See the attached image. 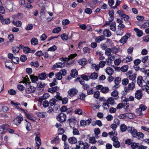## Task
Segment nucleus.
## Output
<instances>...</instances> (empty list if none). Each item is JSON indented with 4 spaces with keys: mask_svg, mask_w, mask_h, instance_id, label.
Returning <instances> with one entry per match:
<instances>
[{
    "mask_svg": "<svg viewBox=\"0 0 149 149\" xmlns=\"http://www.w3.org/2000/svg\"><path fill=\"white\" fill-rule=\"evenodd\" d=\"M135 87V84L133 82H132L129 83L127 86L125 87L124 88L125 91H123V94L124 95H126L127 93L130 92V91L133 90Z\"/></svg>",
    "mask_w": 149,
    "mask_h": 149,
    "instance_id": "f257e3e1",
    "label": "nucleus"
},
{
    "mask_svg": "<svg viewBox=\"0 0 149 149\" xmlns=\"http://www.w3.org/2000/svg\"><path fill=\"white\" fill-rule=\"evenodd\" d=\"M26 86L25 89L26 93L29 94L34 92L36 88L31 85L30 83H26Z\"/></svg>",
    "mask_w": 149,
    "mask_h": 149,
    "instance_id": "f03ea898",
    "label": "nucleus"
},
{
    "mask_svg": "<svg viewBox=\"0 0 149 149\" xmlns=\"http://www.w3.org/2000/svg\"><path fill=\"white\" fill-rule=\"evenodd\" d=\"M57 120L60 123H63L66 121V116L65 114L61 113L56 117Z\"/></svg>",
    "mask_w": 149,
    "mask_h": 149,
    "instance_id": "7ed1b4c3",
    "label": "nucleus"
},
{
    "mask_svg": "<svg viewBox=\"0 0 149 149\" xmlns=\"http://www.w3.org/2000/svg\"><path fill=\"white\" fill-rule=\"evenodd\" d=\"M96 89L97 90L100 89L102 93H106L108 92L109 89L107 87H103L102 85H98L95 87Z\"/></svg>",
    "mask_w": 149,
    "mask_h": 149,
    "instance_id": "20e7f679",
    "label": "nucleus"
},
{
    "mask_svg": "<svg viewBox=\"0 0 149 149\" xmlns=\"http://www.w3.org/2000/svg\"><path fill=\"white\" fill-rule=\"evenodd\" d=\"M133 132L131 134L132 136L134 137H138L139 138H143L144 134L141 132H138L136 129L134 130Z\"/></svg>",
    "mask_w": 149,
    "mask_h": 149,
    "instance_id": "39448f33",
    "label": "nucleus"
},
{
    "mask_svg": "<svg viewBox=\"0 0 149 149\" xmlns=\"http://www.w3.org/2000/svg\"><path fill=\"white\" fill-rule=\"evenodd\" d=\"M56 93V95L55 96V98L56 99H57V100H61L63 104H65L68 101L67 98L64 97L63 99L62 97L60 96L59 93L57 92Z\"/></svg>",
    "mask_w": 149,
    "mask_h": 149,
    "instance_id": "423d86ee",
    "label": "nucleus"
},
{
    "mask_svg": "<svg viewBox=\"0 0 149 149\" xmlns=\"http://www.w3.org/2000/svg\"><path fill=\"white\" fill-rule=\"evenodd\" d=\"M6 8L10 11H12L13 7V3L10 1H7L5 3Z\"/></svg>",
    "mask_w": 149,
    "mask_h": 149,
    "instance_id": "0eeeda50",
    "label": "nucleus"
},
{
    "mask_svg": "<svg viewBox=\"0 0 149 149\" xmlns=\"http://www.w3.org/2000/svg\"><path fill=\"white\" fill-rule=\"evenodd\" d=\"M78 93V90L75 88L70 89L68 92V95L71 97L76 95Z\"/></svg>",
    "mask_w": 149,
    "mask_h": 149,
    "instance_id": "6e6552de",
    "label": "nucleus"
},
{
    "mask_svg": "<svg viewBox=\"0 0 149 149\" xmlns=\"http://www.w3.org/2000/svg\"><path fill=\"white\" fill-rule=\"evenodd\" d=\"M65 66V62L61 63L58 62L54 64L52 68V69L54 70L56 68H62L64 67Z\"/></svg>",
    "mask_w": 149,
    "mask_h": 149,
    "instance_id": "1a4fd4ad",
    "label": "nucleus"
},
{
    "mask_svg": "<svg viewBox=\"0 0 149 149\" xmlns=\"http://www.w3.org/2000/svg\"><path fill=\"white\" fill-rule=\"evenodd\" d=\"M142 95L143 93L141 90H137L136 91L135 97L136 99L140 100L141 98Z\"/></svg>",
    "mask_w": 149,
    "mask_h": 149,
    "instance_id": "9d476101",
    "label": "nucleus"
},
{
    "mask_svg": "<svg viewBox=\"0 0 149 149\" xmlns=\"http://www.w3.org/2000/svg\"><path fill=\"white\" fill-rule=\"evenodd\" d=\"M20 110H22L24 113L27 118L29 119L33 122H35V120L33 118V116L32 115L29 113L28 111H25L22 109H21Z\"/></svg>",
    "mask_w": 149,
    "mask_h": 149,
    "instance_id": "9b49d317",
    "label": "nucleus"
},
{
    "mask_svg": "<svg viewBox=\"0 0 149 149\" xmlns=\"http://www.w3.org/2000/svg\"><path fill=\"white\" fill-rule=\"evenodd\" d=\"M143 82L146 84V85H144V86H143L142 88L143 90H148L149 87V77H148L143 81Z\"/></svg>",
    "mask_w": 149,
    "mask_h": 149,
    "instance_id": "f8f14e48",
    "label": "nucleus"
},
{
    "mask_svg": "<svg viewBox=\"0 0 149 149\" xmlns=\"http://www.w3.org/2000/svg\"><path fill=\"white\" fill-rule=\"evenodd\" d=\"M49 97V93H45L42 96L38 99L37 100L39 102H41L43 100L48 98Z\"/></svg>",
    "mask_w": 149,
    "mask_h": 149,
    "instance_id": "ddd939ff",
    "label": "nucleus"
},
{
    "mask_svg": "<svg viewBox=\"0 0 149 149\" xmlns=\"http://www.w3.org/2000/svg\"><path fill=\"white\" fill-rule=\"evenodd\" d=\"M121 78L119 77H116L114 80L115 85L114 86L113 88H115L114 89L118 88L120 86L119 84L120 82Z\"/></svg>",
    "mask_w": 149,
    "mask_h": 149,
    "instance_id": "4468645a",
    "label": "nucleus"
},
{
    "mask_svg": "<svg viewBox=\"0 0 149 149\" xmlns=\"http://www.w3.org/2000/svg\"><path fill=\"white\" fill-rule=\"evenodd\" d=\"M117 22L119 24L118 29H123L125 27V26L123 23V21L122 20L118 19H117Z\"/></svg>",
    "mask_w": 149,
    "mask_h": 149,
    "instance_id": "2eb2a0df",
    "label": "nucleus"
},
{
    "mask_svg": "<svg viewBox=\"0 0 149 149\" xmlns=\"http://www.w3.org/2000/svg\"><path fill=\"white\" fill-rule=\"evenodd\" d=\"M59 89V87L57 86H56L48 88V92L53 93Z\"/></svg>",
    "mask_w": 149,
    "mask_h": 149,
    "instance_id": "dca6fc26",
    "label": "nucleus"
},
{
    "mask_svg": "<svg viewBox=\"0 0 149 149\" xmlns=\"http://www.w3.org/2000/svg\"><path fill=\"white\" fill-rule=\"evenodd\" d=\"M23 120V118L21 117H18L15 118L13 122L15 124L18 125V124H20L21 122Z\"/></svg>",
    "mask_w": 149,
    "mask_h": 149,
    "instance_id": "f3484780",
    "label": "nucleus"
},
{
    "mask_svg": "<svg viewBox=\"0 0 149 149\" xmlns=\"http://www.w3.org/2000/svg\"><path fill=\"white\" fill-rule=\"evenodd\" d=\"M105 72L109 75H111L113 73V69L110 67H107L106 69Z\"/></svg>",
    "mask_w": 149,
    "mask_h": 149,
    "instance_id": "a211bd4d",
    "label": "nucleus"
},
{
    "mask_svg": "<svg viewBox=\"0 0 149 149\" xmlns=\"http://www.w3.org/2000/svg\"><path fill=\"white\" fill-rule=\"evenodd\" d=\"M38 76L39 79L40 80H44L45 79L47 76L45 72H42L38 74Z\"/></svg>",
    "mask_w": 149,
    "mask_h": 149,
    "instance_id": "6ab92c4d",
    "label": "nucleus"
},
{
    "mask_svg": "<svg viewBox=\"0 0 149 149\" xmlns=\"http://www.w3.org/2000/svg\"><path fill=\"white\" fill-rule=\"evenodd\" d=\"M37 115L39 117L43 118H45L47 116V114L45 112H38L37 113Z\"/></svg>",
    "mask_w": 149,
    "mask_h": 149,
    "instance_id": "aec40b11",
    "label": "nucleus"
},
{
    "mask_svg": "<svg viewBox=\"0 0 149 149\" xmlns=\"http://www.w3.org/2000/svg\"><path fill=\"white\" fill-rule=\"evenodd\" d=\"M118 94V92L116 90L114 91L111 93V96L114 97V98L115 100H117L119 98V97Z\"/></svg>",
    "mask_w": 149,
    "mask_h": 149,
    "instance_id": "412c9836",
    "label": "nucleus"
},
{
    "mask_svg": "<svg viewBox=\"0 0 149 149\" xmlns=\"http://www.w3.org/2000/svg\"><path fill=\"white\" fill-rule=\"evenodd\" d=\"M103 34L104 36L107 37H109L111 35V32L108 29L104 30L103 31Z\"/></svg>",
    "mask_w": 149,
    "mask_h": 149,
    "instance_id": "4be33fe9",
    "label": "nucleus"
},
{
    "mask_svg": "<svg viewBox=\"0 0 149 149\" xmlns=\"http://www.w3.org/2000/svg\"><path fill=\"white\" fill-rule=\"evenodd\" d=\"M78 63L80 65L84 66L87 63V61L86 59L83 58L79 60Z\"/></svg>",
    "mask_w": 149,
    "mask_h": 149,
    "instance_id": "5701e85b",
    "label": "nucleus"
},
{
    "mask_svg": "<svg viewBox=\"0 0 149 149\" xmlns=\"http://www.w3.org/2000/svg\"><path fill=\"white\" fill-rule=\"evenodd\" d=\"M78 74L77 71L75 69H73L71 70L70 75L73 78L76 77Z\"/></svg>",
    "mask_w": 149,
    "mask_h": 149,
    "instance_id": "b1692460",
    "label": "nucleus"
},
{
    "mask_svg": "<svg viewBox=\"0 0 149 149\" xmlns=\"http://www.w3.org/2000/svg\"><path fill=\"white\" fill-rule=\"evenodd\" d=\"M142 77L141 76H139L138 77L137 82L138 85L140 86H143Z\"/></svg>",
    "mask_w": 149,
    "mask_h": 149,
    "instance_id": "393cba45",
    "label": "nucleus"
},
{
    "mask_svg": "<svg viewBox=\"0 0 149 149\" xmlns=\"http://www.w3.org/2000/svg\"><path fill=\"white\" fill-rule=\"evenodd\" d=\"M68 141L69 143L73 144L77 142V139L74 137H71L69 138Z\"/></svg>",
    "mask_w": 149,
    "mask_h": 149,
    "instance_id": "a878e982",
    "label": "nucleus"
},
{
    "mask_svg": "<svg viewBox=\"0 0 149 149\" xmlns=\"http://www.w3.org/2000/svg\"><path fill=\"white\" fill-rule=\"evenodd\" d=\"M30 77L31 81L33 83H36L38 80V78L36 76L31 75H30Z\"/></svg>",
    "mask_w": 149,
    "mask_h": 149,
    "instance_id": "bb28decb",
    "label": "nucleus"
},
{
    "mask_svg": "<svg viewBox=\"0 0 149 149\" xmlns=\"http://www.w3.org/2000/svg\"><path fill=\"white\" fill-rule=\"evenodd\" d=\"M19 50V47L17 46H14L12 48V51L15 55L18 54Z\"/></svg>",
    "mask_w": 149,
    "mask_h": 149,
    "instance_id": "cd10ccee",
    "label": "nucleus"
},
{
    "mask_svg": "<svg viewBox=\"0 0 149 149\" xmlns=\"http://www.w3.org/2000/svg\"><path fill=\"white\" fill-rule=\"evenodd\" d=\"M90 76L91 79L95 80L97 78L98 75L97 73L95 72H93L91 74Z\"/></svg>",
    "mask_w": 149,
    "mask_h": 149,
    "instance_id": "c85d7f7f",
    "label": "nucleus"
},
{
    "mask_svg": "<svg viewBox=\"0 0 149 149\" xmlns=\"http://www.w3.org/2000/svg\"><path fill=\"white\" fill-rule=\"evenodd\" d=\"M110 29L113 31H115L116 30V23L113 22L110 24Z\"/></svg>",
    "mask_w": 149,
    "mask_h": 149,
    "instance_id": "c756f323",
    "label": "nucleus"
},
{
    "mask_svg": "<svg viewBox=\"0 0 149 149\" xmlns=\"http://www.w3.org/2000/svg\"><path fill=\"white\" fill-rule=\"evenodd\" d=\"M128 37L127 36H123L120 40V42L124 44L126 42L128 39Z\"/></svg>",
    "mask_w": 149,
    "mask_h": 149,
    "instance_id": "7c9ffc66",
    "label": "nucleus"
},
{
    "mask_svg": "<svg viewBox=\"0 0 149 149\" xmlns=\"http://www.w3.org/2000/svg\"><path fill=\"white\" fill-rule=\"evenodd\" d=\"M134 31L136 33L137 35L139 37L143 35V32L141 31L138 28H134Z\"/></svg>",
    "mask_w": 149,
    "mask_h": 149,
    "instance_id": "2f4dec72",
    "label": "nucleus"
},
{
    "mask_svg": "<svg viewBox=\"0 0 149 149\" xmlns=\"http://www.w3.org/2000/svg\"><path fill=\"white\" fill-rule=\"evenodd\" d=\"M104 36L103 35L98 36L95 39V41L97 43H100L104 40Z\"/></svg>",
    "mask_w": 149,
    "mask_h": 149,
    "instance_id": "473e14b6",
    "label": "nucleus"
},
{
    "mask_svg": "<svg viewBox=\"0 0 149 149\" xmlns=\"http://www.w3.org/2000/svg\"><path fill=\"white\" fill-rule=\"evenodd\" d=\"M115 99L113 97H111L109 98L106 101L109 104H113L114 102Z\"/></svg>",
    "mask_w": 149,
    "mask_h": 149,
    "instance_id": "72a5a7b5",
    "label": "nucleus"
},
{
    "mask_svg": "<svg viewBox=\"0 0 149 149\" xmlns=\"http://www.w3.org/2000/svg\"><path fill=\"white\" fill-rule=\"evenodd\" d=\"M61 39L64 41L67 40L68 39V35L66 33H63L61 35Z\"/></svg>",
    "mask_w": 149,
    "mask_h": 149,
    "instance_id": "f704fd0d",
    "label": "nucleus"
},
{
    "mask_svg": "<svg viewBox=\"0 0 149 149\" xmlns=\"http://www.w3.org/2000/svg\"><path fill=\"white\" fill-rule=\"evenodd\" d=\"M31 45H36L38 44V41L36 38H34L31 39Z\"/></svg>",
    "mask_w": 149,
    "mask_h": 149,
    "instance_id": "c9c22d12",
    "label": "nucleus"
},
{
    "mask_svg": "<svg viewBox=\"0 0 149 149\" xmlns=\"http://www.w3.org/2000/svg\"><path fill=\"white\" fill-rule=\"evenodd\" d=\"M92 124L93 125H97L99 127H101L102 125V124L100 120H96L95 122H93Z\"/></svg>",
    "mask_w": 149,
    "mask_h": 149,
    "instance_id": "e433bc0d",
    "label": "nucleus"
},
{
    "mask_svg": "<svg viewBox=\"0 0 149 149\" xmlns=\"http://www.w3.org/2000/svg\"><path fill=\"white\" fill-rule=\"evenodd\" d=\"M11 103L13 105L14 107H15L16 108L20 109L21 108H20V107H21V105L19 103H15L13 101H11ZM21 109L22 108H21Z\"/></svg>",
    "mask_w": 149,
    "mask_h": 149,
    "instance_id": "4c0bfd02",
    "label": "nucleus"
},
{
    "mask_svg": "<svg viewBox=\"0 0 149 149\" xmlns=\"http://www.w3.org/2000/svg\"><path fill=\"white\" fill-rule=\"evenodd\" d=\"M134 115L133 114L131 113L127 112L125 113V116L130 119H132L134 118Z\"/></svg>",
    "mask_w": 149,
    "mask_h": 149,
    "instance_id": "58836bf2",
    "label": "nucleus"
},
{
    "mask_svg": "<svg viewBox=\"0 0 149 149\" xmlns=\"http://www.w3.org/2000/svg\"><path fill=\"white\" fill-rule=\"evenodd\" d=\"M123 29H118L116 31V34L118 36H122L123 33Z\"/></svg>",
    "mask_w": 149,
    "mask_h": 149,
    "instance_id": "ea45409f",
    "label": "nucleus"
},
{
    "mask_svg": "<svg viewBox=\"0 0 149 149\" xmlns=\"http://www.w3.org/2000/svg\"><path fill=\"white\" fill-rule=\"evenodd\" d=\"M113 146L116 148H119L120 147V144L119 142L118 141L113 142Z\"/></svg>",
    "mask_w": 149,
    "mask_h": 149,
    "instance_id": "a19ab883",
    "label": "nucleus"
},
{
    "mask_svg": "<svg viewBox=\"0 0 149 149\" xmlns=\"http://www.w3.org/2000/svg\"><path fill=\"white\" fill-rule=\"evenodd\" d=\"M128 68L129 67L128 65H125L121 67L120 69L123 72H125L127 70Z\"/></svg>",
    "mask_w": 149,
    "mask_h": 149,
    "instance_id": "79ce46f5",
    "label": "nucleus"
},
{
    "mask_svg": "<svg viewBox=\"0 0 149 149\" xmlns=\"http://www.w3.org/2000/svg\"><path fill=\"white\" fill-rule=\"evenodd\" d=\"M61 31V28L60 27H57L55 28L53 30L52 32L53 33H57L60 32Z\"/></svg>",
    "mask_w": 149,
    "mask_h": 149,
    "instance_id": "37998d69",
    "label": "nucleus"
},
{
    "mask_svg": "<svg viewBox=\"0 0 149 149\" xmlns=\"http://www.w3.org/2000/svg\"><path fill=\"white\" fill-rule=\"evenodd\" d=\"M102 107L104 109H107L109 108V105L107 102L105 101L104 102L102 105Z\"/></svg>",
    "mask_w": 149,
    "mask_h": 149,
    "instance_id": "c03bdc74",
    "label": "nucleus"
},
{
    "mask_svg": "<svg viewBox=\"0 0 149 149\" xmlns=\"http://www.w3.org/2000/svg\"><path fill=\"white\" fill-rule=\"evenodd\" d=\"M13 23L15 25L18 27H20L22 24V22L20 21H17V22H15L13 21Z\"/></svg>",
    "mask_w": 149,
    "mask_h": 149,
    "instance_id": "a18cd8bd",
    "label": "nucleus"
},
{
    "mask_svg": "<svg viewBox=\"0 0 149 149\" xmlns=\"http://www.w3.org/2000/svg\"><path fill=\"white\" fill-rule=\"evenodd\" d=\"M132 58L130 56H128L124 59L123 61V62L127 63L129 62L132 61Z\"/></svg>",
    "mask_w": 149,
    "mask_h": 149,
    "instance_id": "49530a36",
    "label": "nucleus"
},
{
    "mask_svg": "<svg viewBox=\"0 0 149 149\" xmlns=\"http://www.w3.org/2000/svg\"><path fill=\"white\" fill-rule=\"evenodd\" d=\"M122 84L125 86L127 85L129 83V80L127 78H124L122 81Z\"/></svg>",
    "mask_w": 149,
    "mask_h": 149,
    "instance_id": "de8ad7c7",
    "label": "nucleus"
},
{
    "mask_svg": "<svg viewBox=\"0 0 149 149\" xmlns=\"http://www.w3.org/2000/svg\"><path fill=\"white\" fill-rule=\"evenodd\" d=\"M2 23L3 24H8L10 23V20L9 19H3L2 20Z\"/></svg>",
    "mask_w": 149,
    "mask_h": 149,
    "instance_id": "09e8293b",
    "label": "nucleus"
},
{
    "mask_svg": "<svg viewBox=\"0 0 149 149\" xmlns=\"http://www.w3.org/2000/svg\"><path fill=\"white\" fill-rule=\"evenodd\" d=\"M23 51L25 54H28L31 52V49L28 47H25L23 49Z\"/></svg>",
    "mask_w": 149,
    "mask_h": 149,
    "instance_id": "8fccbe9b",
    "label": "nucleus"
},
{
    "mask_svg": "<svg viewBox=\"0 0 149 149\" xmlns=\"http://www.w3.org/2000/svg\"><path fill=\"white\" fill-rule=\"evenodd\" d=\"M55 75L56 78L57 79L61 80L62 78V76L60 74L59 72L56 73Z\"/></svg>",
    "mask_w": 149,
    "mask_h": 149,
    "instance_id": "3c124183",
    "label": "nucleus"
},
{
    "mask_svg": "<svg viewBox=\"0 0 149 149\" xmlns=\"http://www.w3.org/2000/svg\"><path fill=\"white\" fill-rule=\"evenodd\" d=\"M120 129L122 132L125 131L127 129L126 126L124 124L121 125L120 126Z\"/></svg>",
    "mask_w": 149,
    "mask_h": 149,
    "instance_id": "603ef678",
    "label": "nucleus"
},
{
    "mask_svg": "<svg viewBox=\"0 0 149 149\" xmlns=\"http://www.w3.org/2000/svg\"><path fill=\"white\" fill-rule=\"evenodd\" d=\"M19 61V59L18 57H14L12 59V61L15 63H18Z\"/></svg>",
    "mask_w": 149,
    "mask_h": 149,
    "instance_id": "864d4df0",
    "label": "nucleus"
},
{
    "mask_svg": "<svg viewBox=\"0 0 149 149\" xmlns=\"http://www.w3.org/2000/svg\"><path fill=\"white\" fill-rule=\"evenodd\" d=\"M25 121L27 123L26 124V129L28 131H29L31 130V124L28 122H27V120H25Z\"/></svg>",
    "mask_w": 149,
    "mask_h": 149,
    "instance_id": "5fc2aeb1",
    "label": "nucleus"
},
{
    "mask_svg": "<svg viewBox=\"0 0 149 149\" xmlns=\"http://www.w3.org/2000/svg\"><path fill=\"white\" fill-rule=\"evenodd\" d=\"M20 59L21 61L24 62L26 60L27 57L25 55H22L21 56Z\"/></svg>",
    "mask_w": 149,
    "mask_h": 149,
    "instance_id": "6e6d98bb",
    "label": "nucleus"
},
{
    "mask_svg": "<svg viewBox=\"0 0 149 149\" xmlns=\"http://www.w3.org/2000/svg\"><path fill=\"white\" fill-rule=\"evenodd\" d=\"M33 28V26L32 24H28L25 27V29L26 30H31Z\"/></svg>",
    "mask_w": 149,
    "mask_h": 149,
    "instance_id": "4d7b16f0",
    "label": "nucleus"
},
{
    "mask_svg": "<svg viewBox=\"0 0 149 149\" xmlns=\"http://www.w3.org/2000/svg\"><path fill=\"white\" fill-rule=\"evenodd\" d=\"M112 52V50L109 48H107L105 50V54L108 56H109Z\"/></svg>",
    "mask_w": 149,
    "mask_h": 149,
    "instance_id": "13d9d810",
    "label": "nucleus"
},
{
    "mask_svg": "<svg viewBox=\"0 0 149 149\" xmlns=\"http://www.w3.org/2000/svg\"><path fill=\"white\" fill-rule=\"evenodd\" d=\"M91 68L93 69H95L96 71H97L99 70L100 68L96 64H94L91 65Z\"/></svg>",
    "mask_w": 149,
    "mask_h": 149,
    "instance_id": "bf43d9fd",
    "label": "nucleus"
},
{
    "mask_svg": "<svg viewBox=\"0 0 149 149\" xmlns=\"http://www.w3.org/2000/svg\"><path fill=\"white\" fill-rule=\"evenodd\" d=\"M135 129L134 127H133L132 126H129L127 128V130L131 134L133 132V130H135Z\"/></svg>",
    "mask_w": 149,
    "mask_h": 149,
    "instance_id": "052dcab7",
    "label": "nucleus"
},
{
    "mask_svg": "<svg viewBox=\"0 0 149 149\" xmlns=\"http://www.w3.org/2000/svg\"><path fill=\"white\" fill-rule=\"evenodd\" d=\"M56 103V99L52 98L49 101V104L51 106L54 105Z\"/></svg>",
    "mask_w": 149,
    "mask_h": 149,
    "instance_id": "680f3d73",
    "label": "nucleus"
},
{
    "mask_svg": "<svg viewBox=\"0 0 149 149\" xmlns=\"http://www.w3.org/2000/svg\"><path fill=\"white\" fill-rule=\"evenodd\" d=\"M121 19H123L125 21H127L129 18L128 16L125 14L121 15Z\"/></svg>",
    "mask_w": 149,
    "mask_h": 149,
    "instance_id": "e2e57ef3",
    "label": "nucleus"
},
{
    "mask_svg": "<svg viewBox=\"0 0 149 149\" xmlns=\"http://www.w3.org/2000/svg\"><path fill=\"white\" fill-rule=\"evenodd\" d=\"M99 54L100 56L99 58V60H104L105 59V57L104 56H103V54H102V53L101 52H99Z\"/></svg>",
    "mask_w": 149,
    "mask_h": 149,
    "instance_id": "0e129e2a",
    "label": "nucleus"
},
{
    "mask_svg": "<svg viewBox=\"0 0 149 149\" xmlns=\"http://www.w3.org/2000/svg\"><path fill=\"white\" fill-rule=\"evenodd\" d=\"M90 142L92 144L96 143V141L95 139V137H91L89 139Z\"/></svg>",
    "mask_w": 149,
    "mask_h": 149,
    "instance_id": "69168bd1",
    "label": "nucleus"
},
{
    "mask_svg": "<svg viewBox=\"0 0 149 149\" xmlns=\"http://www.w3.org/2000/svg\"><path fill=\"white\" fill-rule=\"evenodd\" d=\"M106 63V61H101L99 63V67L101 68H103L104 66Z\"/></svg>",
    "mask_w": 149,
    "mask_h": 149,
    "instance_id": "338daca9",
    "label": "nucleus"
},
{
    "mask_svg": "<svg viewBox=\"0 0 149 149\" xmlns=\"http://www.w3.org/2000/svg\"><path fill=\"white\" fill-rule=\"evenodd\" d=\"M129 77L130 80L133 81L136 79V74H133L132 75L129 76Z\"/></svg>",
    "mask_w": 149,
    "mask_h": 149,
    "instance_id": "774afa93",
    "label": "nucleus"
}]
</instances>
